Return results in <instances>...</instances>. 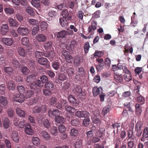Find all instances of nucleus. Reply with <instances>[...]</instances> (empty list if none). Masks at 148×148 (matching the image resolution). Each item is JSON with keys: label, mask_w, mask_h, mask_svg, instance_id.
<instances>
[{"label": "nucleus", "mask_w": 148, "mask_h": 148, "mask_svg": "<svg viewBox=\"0 0 148 148\" xmlns=\"http://www.w3.org/2000/svg\"><path fill=\"white\" fill-rule=\"evenodd\" d=\"M60 103L59 102H57L55 104V107L61 110L63 107L65 108V106H66V104L67 103L66 100L63 99H61Z\"/></svg>", "instance_id": "0eeeda50"}, {"label": "nucleus", "mask_w": 148, "mask_h": 148, "mask_svg": "<svg viewBox=\"0 0 148 148\" xmlns=\"http://www.w3.org/2000/svg\"><path fill=\"white\" fill-rule=\"evenodd\" d=\"M124 79L127 82H129L132 79L131 73L124 75Z\"/></svg>", "instance_id": "5fc2aeb1"}, {"label": "nucleus", "mask_w": 148, "mask_h": 148, "mask_svg": "<svg viewBox=\"0 0 148 148\" xmlns=\"http://www.w3.org/2000/svg\"><path fill=\"white\" fill-rule=\"evenodd\" d=\"M90 116L87 117L84 119L83 125L84 126L86 127L90 124Z\"/></svg>", "instance_id": "79ce46f5"}, {"label": "nucleus", "mask_w": 148, "mask_h": 148, "mask_svg": "<svg viewBox=\"0 0 148 148\" xmlns=\"http://www.w3.org/2000/svg\"><path fill=\"white\" fill-rule=\"evenodd\" d=\"M36 57L38 58H40L42 56H44L46 57H49V54H46L45 53L40 52L38 51H36L35 52Z\"/></svg>", "instance_id": "2f4dec72"}, {"label": "nucleus", "mask_w": 148, "mask_h": 148, "mask_svg": "<svg viewBox=\"0 0 148 148\" xmlns=\"http://www.w3.org/2000/svg\"><path fill=\"white\" fill-rule=\"evenodd\" d=\"M69 21L67 19L63 18L60 19L59 22L62 27H65L67 26Z\"/></svg>", "instance_id": "4be33fe9"}, {"label": "nucleus", "mask_w": 148, "mask_h": 148, "mask_svg": "<svg viewBox=\"0 0 148 148\" xmlns=\"http://www.w3.org/2000/svg\"><path fill=\"white\" fill-rule=\"evenodd\" d=\"M70 135L73 140L76 139L79 136L78 130L75 128H71L70 131Z\"/></svg>", "instance_id": "423d86ee"}, {"label": "nucleus", "mask_w": 148, "mask_h": 148, "mask_svg": "<svg viewBox=\"0 0 148 148\" xmlns=\"http://www.w3.org/2000/svg\"><path fill=\"white\" fill-rule=\"evenodd\" d=\"M127 45H125V51H124V54L126 56H128V53L129 52L130 53H132L133 52V48L132 47H130L129 49L127 48Z\"/></svg>", "instance_id": "e433bc0d"}, {"label": "nucleus", "mask_w": 148, "mask_h": 148, "mask_svg": "<svg viewBox=\"0 0 148 148\" xmlns=\"http://www.w3.org/2000/svg\"><path fill=\"white\" fill-rule=\"evenodd\" d=\"M110 108V106H107L104 107L102 112V114L103 116H105L109 111Z\"/></svg>", "instance_id": "a18cd8bd"}, {"label": "nucleus", "mask_w": 148, "mask_h": 148, "mask_svg": "<svg viewBox=\"0 0 148 148\" xmlns=\"http://www.w3.org/2000/svg\"><path fill=\"white\" fill-rule=\"evenodd\" d=\"M75 148H82V140L81 139L77 140L75 144Z\"/></svg>", "instance_id": "ea45409f"}, {"label": "nucleus", "mask_w": 148, "mask_h": 148, "mask_svg": "<svg viewBox=\"0 0 148 148\" xmlns=\"http://www.w3.org/2000/svg\"><path fill=\"white\" fill-rule=\"evenodd\" d=\"M8 22L10 26L17 27L18 24L17 21L16 19L11 18H9L8 20Z\"/></svg>", "instance_id": "412c9836"}, {"label": "nucleus", "mask_w": 148, "mask_h": 148, "mask_svg": "<svg viewBox=\"0 0 148 148\" xmlns=\"http://www.w3.org/2000/svg\"><path fill=\"white\" fill-rule=\"evenodd\" d=\"M21 41V43L23 45L27 46L29 45V40L27 38L24 37L22 39Z\"/></svg>", "instance_id": "4c0bfd02"}, {"label": "nucleus", "mask_w": 148, "mask_h": 148, "mask_svg": "<svg viewBox=\"0 0 148 148\" xmlns=\"http://www.w3.org/2000/svg\"><path fill=\"white\" fill-rule=\"evenodd\" d=\"M65 110L69 113H73L75 111V109L72 107L69 106H65Z\"/></svg>", "instance_id": "bf43d9fd"}, {"label": "nucleus", "mask_w": 148, "mask_h": 148, "mask_svg": "<svg viewBox=\"0 0 148 148\" xmlns=\"http://www.w3.org/2000/svg\"><path fill=\"white\" fill-rule=\"evenodd\" d=\"M26 11L30 16H34L35 15L33 9L29 7H28L27 8Z\"/></svg>", "instance_id": "72a5a7b5"}, {"label": "nucleus", "mask_w": 148, "mask_h": 148, "mask_svg": "<svg viewBox=\"0 0 148 148\" xmlns=\"http://www.w3.org/2000/svg\"><path fill=\"white\" fill-rule=\"evenodd\" d=\"M75 115L79 118H84L89 117L90 113L86 111H78L75 113Z\"/></svg>", "instance_id": "7ed1b4c3"}, {"label": "nucleus", "mask_w": 148, "mask_h": 148, "mask_svg": "<svg viewBox=\"0 0 148 148\" xmlns=\"http://www.w3.org/2000/svg\"><path fill=\"white\" fill-rule=\"evenodd\" d=\"M7 88L10 90H14L15 89V84L12 81H10L6 83Z\"/></svg>", "instance_id": "ddd939ff"}, {"label": "nucleus", "mask_w": 148, "mask_h": 148, "mask_svg": "<svg viewBox=\"0 0 148 148\" xmlns=\"http://www.w3.org/2000/svg\"><path fill=\"white\" fill-rule=\"evenodd\" d=\"M16 112L18 115L22 117H25V112L23 110L20 108H17L16 109Z\"/></svg>", "instance_id": "393cba45"}, {"label": "nucleus", "mask_w": 148, "mask_h": 148, "mask_svg": "<svg viewBox=\"0 0 148 148\" xmlns=\"http://www.w3.org/2000/svg\"><path fill=\"white\" fill-rule=\"evenodd\" d=\"M90 47L89 43L88 42H86L84 47V50L86 53H88Z\"/></svg>", "instance_id": "864d4df0"}, {"label": "nucleus", "mask_w": 148, "mask_h": 148, "mask_svg": "<svg viewBox=\"0 0 148 148\" xmlns=\"http://www.w3.org/2000/svg\"><path fill=\"white\" fill-rule=\"evenodd\" d=\"M13 98L14 101L22 103L24 101L25 97L23 94H20L14 95Z\"/></svg>", "instance_id": "1a4fd4ad"}, {"label": "nucleus", "mask_w": 148, "mask_h": 148, "mask_svg": "<svg viewBox=\"0 0 148 148\" xmlns=\"http://www.w3.org/2000/svg\"><path fill=\"white\" fill-rule=\"evenodd\" d=\"M72 91L75 94H78L79 96L83 95L82 92V88L78 84H76L74 86L73 88Z\"/></svg>", "instance_id": "20e7f679"}, {"label": "nucleus", "mask_w": 148, "mask_h": 148, "mask_svg": "<svg viewBox=\"0 0 148 148\" xmlns=\"http://www.w3.org/2000/svg\"><path fill=\"white\" fill-rule=\"evenodd\" d=\"M25 133L28 135H32L33 134V131L30 125H28L25 127Z\"/></svg>", "instance_id": "c756f323"}, {"label": "nucleus", "mask_w": 148, "mask_h": 148, "mask_svg": "<svg viewBox=\"0 0 148 148\" xmlns=\"http://www.w3.org/2000/svg\"><path fill=\"white\" fill-rule=\"evenodd\" d=\"M31 3L36 8L40 6V2L39 0H32Z\"/></svg>", "instance_id": "f704fd0d"}, {"label": "nucleus", "mask_w": 148, "mask_h": 148, "mask_svg": "<svg viewBox=\"0 0 148 148\" xmlns=\"http://www.w3.org/2000/svg\"><path fill=\"white\" fill-rule=\"evenodd\" d=\"M78 72L79 75H80L81 76L84 75L85 73L84 70L83 68L82 67L79 68L78 69Z\"/></svg>", "instance_id": "774afa93"}, {"label": "nucleus", "mask_w": 148, "mask_h": 148, "mask_svg": "<svg viewBox=\"0 0 148 148\" xmlns=\"http://www.w3.org/2000/svg\"><path fill=\"white\" fill-rule=\"evenodd\" d=\"M0 103L3 106H6L8 103V101L7 98L3 96L0 97Z\"/></svg>", "instance_id": "c85d7f7f"}, {"label": "nucleus", "mask_w": 148, "mask_h": 148, "mask_svg": "<svg viewBox=\"0 0 148 148\" xmlns=\"http://www.w3.org/2000/svg\"><path fill=\"white\" fill-rule=\"evenodd\" d=\"M118 69H122L125 74H128L131 73V72L127 68L126 66L120 65V66L118 67Z\"/></svg>", "instance_id": "c03bdc74"}, {"label": "nucleus", "mask_w": 148, "mask_h": 148, "mask_svg": "<svg viewBox=\"0 0 148 148\" xmlns=\"http://www.w3.org/2000/svg\"><path fill=\"white\" fill-rule=\"evenodd\" d=\"M18 91L21 94H23L25 92V88L22 85L18 86L17 87Z\"/></svg>", "instance_id": "8fccbe9b"}, {"label": "nucleus", "mask_w": 148, "mask_h": 148, "mask_svg": "<svg viewBox=\"0 0 148 148\" xmlns=\"http://www.w3.org/2000/svg\"><path fill=\"white\" fill-rule=\"evenodd\" d=\"M76 41L75 40H73L71 41V43L70 44V47L69 49H67L69 50H72L74 49V48L76 46Z\"/></svg>", "instance_id": "13d9d810"}, {"label": "nucleus", "mask_w": 148, "mask_h": 148, "mask_svg": "<svg viewBox=\"0 0 148 148\" xmlns=\"http://www.w3.org/2000/svg\"><path fill=\"white\" fill-rule=\"evenodd\" d=\"M73 62H74L75 65L77 66H79L80 63L79 58L77 56L75 57Z\"/></svg>", "instance_id": "49530a36"}, {"label": "nucleus", "mask_w": 148, "mask_h": 148, "mask_svg": "<svg viewBox=\"0 0 148 148\" xmlns=\"http://www.w3.org/2000/svg\"><path fill=\"white\" fill-rule=\"evenodd\" d=\"M21 71L24 75H27L29 72V69L25 66L21 67Z\"/></svg>", "instance_id": "0e129e2a"}, {"label": "nucleus", "mask_w": 148, "mask_h": 148, "mask_svg": "<svg viewBox=\"0 0 148 148\" xmlns=\"http://www.w3.org/2000/svg\"><path fill=\"white\" fill-rule=\"evenodd\" d=\"M9 120L8 118H5L3 120V125L5 128H8L9 126Z\"/></svg>", "instance_id": "473e14b6"}, {"label": "nucleus", "mask_w": 148, "mask_h": 148, "mask_svg": "<svg viewBox=\"0 0 148 148\" xmlns=\"http://www.w3.org/2000/svg\"><path fill=\"white\" fill-rule=\"evenodd\" d=\"M102 88L100 87L98 88L97 87H94L92 89V92L94 96H96L98 95H99L103 93Z\"/></svg>", "instance_id": "9b49d317"}, {"label": "nucleus", "mask_w": 148, "mask_h": 148, "mask_svg": "<svg viewBox=\"0 0 148 148\" xmlns=\"http://www.w3.org/2000/svg\"><path fill=\"white\" fill-rule=\"evenodd\" d=\"M40 79L43 84L45 83V84L46 83L49 81H48L47 77L45 75H42L40 77Z\"/></svg>", "instance_id": "680f3d73"}, {"label": "nucleus", "mask_w": 148, "mask_h": 148, "mask_svg": "<svg viewBox=\"0 0 148 148\" xmlns=\"http://www.w3.org/2000/svg\"><path fill=\"white\" fill-rule=\"evenodd\" d=\"M55 121L58 123H64L65 121V119L63 117L60 116H56Z\"/></svg>", "instance_id": "b1692460"}, {"label": "nucleus", "mask_w": 148, "mask_h": 148, "mask_svg": "<svg viewBox=\"0 0 148 148\" xmlns=\"http://www.w3.org/2000/svg\"><path fill=\"white\" fill-rule=\"evenodd\" d=\"M66 76L63 73H60L58 75V79L61 81H63L66 79Z\"/></svg>", "instance_id": "6e6d98bb"}, {"label": "nucleus", "mask_w": 148, "mask_h": 148, "mask_svg": "<svg viewBox=\"0 0 148 148\" xmlns=\"http://www.w3.org/2000/svg\"><path fill=\"white\" fill-rule=\"evenodd\" d=\"M42 124L46 128H49L50 127V124L48 119H46L44 120Z\"/></svg>", "instance_id": "052dcab7"}, {"label": "nucleus", "mask_w": 148, "mask_h": 148, "mask_svg": "<svg viewBox=\"0 0 148 148\" xmlns=\"http://www.w3.org/2000/svg\"><path fill=\"white\" fill-rule=\"evenodd\" d=\"M68 100L69 102L73 104L75 107L78 106L79 103L77 101V100L75 97L71 95H70L69 97Z\"/></svg>", "instance_id": "dca6fc26"}, {"label": "nucleus", "mask_w": 148, "mask_h": 148, "mask_svg": "<svg viewBox=\"0 0 148 148\" xmlns=\"http://www.w3.org/2000/svg\"><path fill=\"white\" fill-rule=\"evenodd\" d=\"M40 136H42L45 140H48L50 139V137L49 134L45 130H42L40 132Z\"/></svg>", "instance_id": "6ab92c4d"}, {"label": "nucleus", "mask_w": 148, "mask_h": 148, "mask_svg": "<svg viewBox=\"0 0 148 148\" xmlns=\"http://www.w3.org/2000/svg\"><path fill=\"white\" fill-rule=\"evenodd\" d=\"M57 99L55 97H51L49 100V104L55 107V104L57 103Z\"/></svg>", "instance_id": "09e8293b"}, {"label": "nucleus", "mask_w": 148, "mask_h": 148, "mask_svg": "<svg viewBox=\"0 0 148 148\" xmlns=\"http://www.w3.org/2000/svg\"><path fill=\"white\" fill-rule=\"evenodd\" d=\"M51 132L52 135L56 136L58 133V131L57 127L53 126L51 127Z\"/></svg>", "instance_id": "338daca9"}, {"label": "nucleus", "mask_w": 148, "mask_h": 148, "mask_svg": "<svg viewBox=\"0 0 148 148\" xmlns=\"http://www.w3.org/2000/svg\"><path fill=\"white\" fill-rule=\"evenodd\" d=\"M134 82L135 85H137L135 87L134 91V92L136 94H138L139 89L138 88H139V85H138V84L139 83V82L136 80L134 79Z\"/></svg>", "instance_id": "a19ab883"}, {"label": "nucleus", "mask_w": 148, "mask_h": 148, "mask_svg": "<svg viewBox=\"0 0 148 148\" xmlns=\"http://www.w3.org/2000/svg\"><path fill=\"white\" fill-rule=\"evenodd\" d=\"M58 14L57 11L52 10L49 11L48 13L49 16L52 18H54Z\"/></svg>", "instance_id": "e2e57ef3"}, {"label": "nucleus", "mask_w": 148, "mask_h": 148, "mask_svg": "<svg viewBox=\"0 0 148 148\" xmlns=\"http://www.w3.org/2000/svg\"><path fill=\"white\" fill-rule=\"evenodd\" d=\"M66 61L70 63H71L74 60V58L70 54L65 58Z\"/></svg>", "instance_id": "69168bd1"}, {"label": "nucleus", "mask_w": 148, "mask_h": 148, "mask_svg": "<svg viewBox=\"0 0 148 148\" xmlns=\"http://www.w3.org/2000/svg\"><path fill=\"white\" fill-rule=\"evenodd\" d=\"M38 99L36 97H34L29 99L27 103L28 105L30 106L33 104H35L38 102Z\"/></svg>", "instance_id": "cd10ccee"}, {"label": "nucleus", "mask_w": 148, "mask_h": 148, "mask_svg": "<svg viewBox=\"0 0 148 148\" xmlns=\"http://www.w3.org/2000/svg\"><path fill=\"white\" fill-rule=\"evenodd\" d=\"M12 140L15 143H18L19 142V136L18 134L15 131H13L12 133Z\"/></svg>", "instance_id": "a211bd4d"}, {"label": "nucleus", "mask_w": 148, "mask_h": 148, "mask_svg": "<svg viewBox=\"0 0 148 148\" xmlns=\"http://www.w3.org/2000/svg\"><path fill=\"white\" fill-rule=\"evenodd\" d=\"M115 76L114 77V78L115 80L117 83H121L123 82V78L121 76V74H117L116 73H115Z\"/></svg>", "instance_id": "a878e982"}, {"label": "nucleus", "mask_w": 148, "mask_h": 148, "mask_svg": "<svg viewBox=\"0 0 148 148\" xmlns=\"http://www.w3.org/2000/svg\"><path fill=\"white\" fill-rule=\"evenodd\" d=\"M4 11L7 14H11L14 13V9L11 8H6L4 9Z\"/></svg>", "instance_id": "603ef678"}, {"label": "nucleus", "mask_w": 148, "mask_h": 148, "mask_svg": "<svg viewBox=\"0 0 148 148\" xmlns=\"http://www.w3.org/2000/svg\"><path fill=\"white\" fill-rule=\"evenodd\" d=\"M32 141L33 144L36 146L39 145L40 143L39 138L36 137H33L32 138Z\"/></svg>", "instance_id": "7c9ffc66"}, {"label": "nucleus", "mask_w": 148, "mask_h": 148, "mask_svg": "<svg viewBox=\"0 0 148 148\" xmlns=\"http://www.w3.org/2000/svg\"><path fill=\"white\" fill-rule=\"evenodd\" d=\"M74 69L71 67H65L62 66L61 67V71L64 73H67L69 77H71L73 75Z\"/></svg>", "instance_id": "f03ea898"}, {"label": "nucleus", "mask_w": 148, "mask_h": 148, "mask_svg": "<svg viewBox=\"0 0 148 148\" xmlns=\"http://www.w3.org/2000/svg\"><path fill=\"white\" fill-rule=\"evenodd\" d=\"M44 47L46 50L50 49L52 47V42L51 41H48L44 44Z\"/></svg>", "instance_id": "58836bf2"}, {"label": "nucleus", "mask_w": 148, "mask_h": 148, "mask_svg": "<svg viewBox=\"0 0 148 148\" xmlns=\"http://www.w3.org/2000/svg\"><path fill=\"white\" fill-rule=\"evenodd\" d=\"M36 39L39 42H44L46 40L47 37L42 34H38L36 37Z\"/></svg>", "instance_id": "2eb2a0df"}, {"label": "nucleus", "mask_w": 148, "mask_h": 148, "mask_svg": "<svg viewBox=\"0 0 148 148\" xmlns=\"http://www.w3.org/2000/svg\"><path fill=\"white\" fill-rule=\"evenodd\" d=\"M18 53L19 55L23 57L25 56L26 52L25 49L22 47H18L17 49Z\"/></svg>", "instance_id": "5701e85b"}, {"label": "nucleus", "mask_w": 148, "mask_h": 148, "mask_svg": "<svg viewBox=\"0 0 148 148\" xmlns=\"http://www.w3.org/2000/svg\"><path fill=\"white\" fill-rule=\"evenodd\" d=\"M51 90L47 89L45 88L43 89L42 91L43 94L46 96H49L52 94Z\"/></svg>", "instance_id": "3c124183"}, {"label": "nucleus", "mask_w": 148, "mask_h": 148, "mask_svg": "<svg viewBox=\"0 0 148 148\" xmlns=\"http://www.w3.org/2000/svg\"><path fill=\"white\" fill-rule=\"evenodd\" d=\"M9 30V27L7 23L2 24L1 28V34L3 35H6Z\"/></svg>", "instance_id": "6e6552de"}, {"label": "nucleus", "mask_w": 148, "mask_h": 148, "mask_svg": "<svg viewBox=\"0 0 148 148\" xmlns=\"http://www.w3.org/2000/svg\"><path fill=\"white\" fill-rule=\"evenodd\" d=\"M23 27V25H22L19 27L17 29V31L20 35L25 36L29 33L28 29L27 28Z\"/></svg>", "instance_id": "39448f33"}, {"label": "nucleus", "mask_w": 148, "mask_h": 148, "mask_svg": "<svg viewBox=\"0 0 148 148\" xmlns=\"http://www.w3.org/2000/svg\"><path fill=\"white\" fill-rule=\"evenodd\" d=\"M97 22L95 21H92L91 23V26H90L88 29V32L90 33L92 31H94L97 28Z\"/></svg>", "instance_id": "aec40b11"}, {"label": "nucleus", "mask_w": 148, "mask_h": 148, "mask_svg": "<svg viewBox=\"0 0 148 148\" xmlns=\"http://www.w3.org/2000/svg\"><path fill=\"white\" fill-rule=\"evenodd\" d=\"M44 87L47 89L52 90L54 88V84L52 82L49 81L45 84Z\"/></svg>", "instance_id": "f3484780"}, {"label": "nucleus", "mask_w": 148, "mask_h": 148, "mask_svg": "<svg viewBox=\"0 0 148 148\" xmlns=\"http://www.w3.org/2000/svg\"><path fill=\"white\" fill-rule=\"evenodd\" d=\"M48 24L45 21H42L41 24L40 28L42 31H44L47 28Z\"/></svg>", "instance_id": "4d7b16f0"}, {"label": "nucleus", "mask_w": 148, "mask_h": 148, "mask_svg": "<svg viewBox=\"0 0 148 148\" xmlns=\"http://www.w3.org/2000/svg\"><path fill=\"white\" fill-rule=\"evenodd\" d=\"M38 63L43 66H49V62L45 58L41 57L38 60Z\"/></svg>", "instance_id": "f8f14e48"}, {"label": "nucleus", "mask_w": 148, "mask_h": 148, "mask_svg": "<svg viewBox=\"0 0 148 148\" xmlns=\"http://www.w3.org/2000/svg\"><path fill=\"white\" fill-rule=\"evenodd\" d=\"M62 15L63 18L67 19L68 20H71L72 15L71 13H69L68 10L66 9H64L62 11Z\"/></svg>", "instance_id": "9d476101"}, {"label": "nucleus", "mask_w": 148, "mask_h": 148, "mask_svg": "<svg viewBox=\"0 0 148 148\" xmlns=\"http://www.w3.org/2000/svg\"><path fill=\"white\" fill-rule=\"evenodd\" d=\"M39 30V27L38 26L36 27H34L32 30V34L33 36L35 35L38 33Z\"/></svg>", "instance_id": "de8ad7c7"}, {"label": "nucleus", "mask_w": 148, "mask_h": 148, "mask_svg": "<svg viewBox=\"0 0 148 148\" xmlns=\"http://www.w3.org/2000/svg\"><path fill=\"white\" fill-rule=\"evenodd\" d=\"M47 109V107L45 105H36L32 108V111L33 113L36 114L40 112L45 113Z\"/></svg>", "instance_id": "f257e3e1"}, {"label": "nucleus", "mask_w": 148, "mask_h": 148, "mask_svg": "<svg viewBox=\"0 0 148 148\" xmlns=\"http://www.w3.org/2000/svg\"><path fill=\"white\" fill-rule=\"evenodd\" d=\"M112 127L114 129H116V132L117 133L119 130H120L121 129L120 127V124L119 123H116L112 124Z\"/></svg>", "instance_id": "37998d69"}, {"label": "nucleus", "mask_w": 148, "mask_h": 148, "mask_svg": "<svg viewBox=\"0 0 148 148\" xmlns=\"http://www.w3.org/2000/svg\"><path fill=\"white\" fill-rule=\"evenodd\" d=\"M3 70L6 73L9 75H11L13 71V69L11 67H5L4 68Z\"/></svg>", "instance_id": "c9c22d12"}, {"label": "nucleus", "mask_w": 148, "mask_h": 148, "mask_svg": "<svg viewBox=\"0 0 148 148\" xmlns=\"http://www.w3.org/2000/svg\"><path fill=\"white\" fill-rule=\"evenodd\" d=\"M67 32L65 30H62L58 32L57 34V36L58 38H63L65 37L67 35Z\"/></svg>", "instance_id": "bb28decb"}, {"label": "nucleus", "mask_w": 148, "mask_h": 148, "mask_svg": "<svg viewBox=\"0 0 148 148\" xmlns=\"http://www.w3.org/2000/svg\"><path fill=\"white\" fill-rule=\"evenodd\" d=\"M2 41L4 44L8 46L11 45L13 43V40L11 38L3 37L2 39Z\"/></svg>", "instance_id": "4468645a"}]
</instances>
